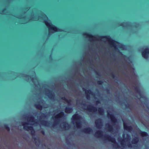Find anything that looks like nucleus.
Here are the masks:
<instances>
[{
    "label": "nucleus",
    "instance_id": "f257e3e1",
    "mask_svg": "<svg viewBox=\"0 0 149 149\" xmlns=\"http://www.w3.org/2000/svg\"><path fill=\"white\" fill-rule=\"evenodd\" d=\"M82 35L84 36H86L88 38L92 40H99L103 38H105L109 42V44L111 47H114L115 49H117L118 50V52L119 53V54L121 55L124 56L125 57L127 58L128 59H129V57H127V56L124 55L122 52L120 51L118 49L116 48V47L115 42L116 43H118V42L115 40L113 39L109 35H107L105 36H98L97 35V37H95L94 36H93L91 34L88 33L86 32H84L82 33Z\"/></svg>",
    "mask_w": 149,
    "mask_h": 149
},
{
    "label": "nucleus",
    "instance_id": "f03ea898",
    "mask_svg": "<svg viewBox=\"0 0 149 149\" xmlns=\"http://www.w3.org/2000/svg\"><path fill=\"white\" fill-rule=\"evenodd\" d=\"M28 125V123H22V125L23 126L24 129L27 131L30 130L31 134L32 136V139L34 141H36V138L33 136L35 135L36 131L32 126L26 125Z\"/></svg>",
    "mask_w": 149,
    "mask_h": 149
},
{
    "label": "nucleus",
    "instance_id": "7ed1b4c3",
    "mask_svg": "<svg viewBox=\"0 0 149 149\" xmlns=\"http://www.w3.org/2000/svg\"><path fill=\"white\" fill-rule=\"evenodd\" d=\"M81 116L78 113H75L73 115L72 117V120L74 122L76 127L77 128H80L81 127V124L80 121Z\"/></svg>",
    "mask_w": 149,
    "mask_h": 149
},
{
    "label": "nucleus",
    "instance_id": "20e7f679",
    "mask_svg": "<svg viewBox=\"0 0 149 149\" xmlns=\"http://www.w3.org/2000/svg\"><path fill=\"white\" fill-rule=\"evenodd\" d=\"M44 23L49 30H52L53 32L52 33L58 31H62V30L58 28L54 25H53L49 23L47 20H45Z\"/></svg>",
    "mask_w": 149,
    "mask_h": 149
},
{
    "label": "nucleus",
    "instance_id": "39448f33",
    "mask_svg": "<svg viewBox=\"0 0 149 149\" xmlns=\"http://www.w3.org/2000/svg\"><path fill=\"white\" fill-rule=\"evenodd\" d=\"M106 140L111 141L113 143V146L116 148H119L120 147L118 143L116 142L115 139L113 137H112L110 135H107L104 136Z\"/></svg>",
    "mask_w": 149,
    "mask_h": 149
},
{
    "label": "nucleus",
    "instance_id": "423d86ee",
    "mask_svg": "<svg viewBox=\"0 0 149 149\" xmlns=\"http://www.w3.org/2000/svg\"><path fill=\"white\" fill-rule=\"evenodd\" d=\"M64 116V113L63 111H61L59 113L57 114L54 117L56 120L55 121L54 124L52 125V127H54L55 125H56L59 122L60 119Z\"/></svg>",
    "mask_w": 149,
    "mask_h": 149
},
{
    "label": "nucleus",
    "instance_id": "0eeeda50",
    "mask_svg": "<svg viewBox=\"0 0 149 149\" xmlns=\"http://www.w3.org/2000/svg\"><path fill=\"white\" fill-rule=\"evenodd\" d=\"M141 53L143 57L145 59L148 58L149 56V47H147L143 49Z\"/></svg>",
    "mask_w": 149,
    "mask_h": 149
},
{
    "label": "nucleus",
    "instance_id": "6e6552de",
    "mask_svg": "<svg viewBox=\"0 0 149 149\" xmlns=\"http://www.w3.org/2000/svg\"><path fill=\"white\" fill-rule=\"evenodd\" d=\"M86 109L89 112L93 113L96 112L97 110L96 107L90 105H89L87 106Z\"/></svg>",
    "mask_w": 149,
    "mask_h": 149
},
{
    "label": "nucleus",
    "instance_id": "1a4fd4ad",
    "mask_svg": "<svg viewBox=\"0 0 149 149\" xmlns=\"http://www.w3.org/2000/svg\"><path fill=\"white\" fill-rule=\"evenodd\" d=\"M83 90L85 92L86 97L87 99H88L90 98V95H93V92L90 89L86 90L84 88H83Z\"/></svg>",
    "mask_w": 149,
    "mask_h": 149
},
{
    "label": "nucleus",
    "instance_id": "9d476101",
    "mask_svg": "<svg viewBox=\"0 0 149 149\" xmlns=\"http://www.w3.org/2000/svg\"><path fill=\"white\" fill-rule=\"evenodd\" d=\"M95 124L97 128L98 129H100L102 126V121L101 119L99 118L97 120H95Z\"/></svg>",
    "mask_w": 149,
    "mask_h": 149
},
{
    "label": "nucleus",
    "instance_id": "9b49d317",
    "mask_svg": "<svg viewBox=\"0 0 149 149\" xmlns=\"http://www.w3.org/2000/svg\"><path fill=\"white\" fill-rule=\"evenodd\" d=\"M93 131L92 129L89 127L85 128L81 130V132L86 134H90Z\"/></svg>",
    "mask_w": 149,
    "mask_h": 149
},
{
    "label": "nucleus",
    "instance_id": "f8f14e48",
    "mask_svg": "<svg viewBox=\"0 0 149 149\" xmlns=\"http://www.w3.org/2000/svg\"><path fill=\"white\" fill-rule=\"evenodd\" d=\"M123 128L125 130H127L128 131H131L132 130V127L131 126H128L126 123H123Z\"/></svg>",
    "mask_w": 149,
    "mask_h": 149
},
{
    "label": "nucleus",
    "instance_id": "ddd939ff",
    "mask_svg": "<svg viewBox=\"0 0 149 149\" xmlns=\"http://www.w3.org/2000/svg\"><path fill=\"white\" fill-rule=\"evenodd\" d=\"M73 111V109L72 107H66L65 109V112L67 113H71Z\"/></svg>",
    "mask_w": 149,
    "mask_h": 149
},
{
    "label": "nucleus",
    "instance_id": "4468645a",
    "mask_svg": "<svg viewBox=\"0 0 149 149\" xmlns=\"http://www.w3.org/2000/svg\"><path fill=\"white\" fill-rule=\"evenodd\" d=\"M49 91V93H47V95L48 97L50 99L52 100L54 99L55 97L54 94V93H52V91H51L48 90Z\"/></svg>",
    "mask_w": 149,
    "mask_h": 149
},
{
    "label": "nucleus",
    "instance_id": "2eb2a0df",
    "mask_svg": "<svg viewBox=\"0 0 149 149\" xmlns=\"http://www.w3.org/2000/svg\"><path fill=\"white\" fill-rule=\"evenodd\" d=\"M63 128L65 130H66L70 127V125L66 122H64L63 123Z\"/></svg>",
    "mask_w": 149,
    "mask_h": 149
},
{
    "label": "nucleus",
    "instance_id": "dca6fc26",
    "mask_svg": "<svg viewBox=\"0 0 149 149\" xmlns=\"http://www.w3.org/2000/svg\"><path fill=\"white\" fill-rule=\"evenodd\" d=\"M139 141V138L137 137H135L132 139V142L133 144H136L138 143Z\"/></svg>",
    "mask_w": 149,
    "mask_h": 149
},
{
    "label": "nucleus",
    "instance_id": "f3484780",
    "mask_svg": "<svg viewBox=\"0 0 149 149\" xmlns=\"http://www.w3.org/2000/svg\"><path fill=\"white\" fill-rule=\"evenodd\" d=\"M103 132L102 130H98L97 131L95 134V135L97 137H101L102 135V133Z\"/></svg>",
    "mask_w": 149,
    "mask_h": 149
},
{
    "label": "nucleus",
    "instance_id": "a211bd4d",
    "mask_svg": "<svg viewBox=\"0 0 149 149\" xmlns=\"http://www.w3.org/2000/svg\"><path fill=\"white\" fill-rule=\"evenodd\" d=\"M41 123L43 125L46 126H49V122L44 120L41 121Z\"/></svg>",
    "mask_w": 149,
    "mask_h": 149
},
{
    "label": "nucleus",
    "instance_id": "6ab92c4d",
    "mask_svg": "<svg viewBox=\"0 0 149 149\" xmlns=\"http://www.w3.org/2000/svg\"><path fill=\"white\" fill-rule=\"evenodd\" d=\"M139 133L140 135L142 137L147 136L148 135V133L147 132L145 131H140Z\"/></svg>",
    "mask_w": 149,
    "mask_h": 149
},
{
    "label": "nucleus",
    "instance_id": "aec40b11",
    "mask_svg": "<svg viewBox=\"0 0 149 149\" xmlns=\"http://www.w3.org/2000/svg\"><path fill=\"white\" fill-rule=\"evenodd\" d=\"M26 118H27V120L28 122H32V123H34L35 122L33 121L34 119V117L32 116H30L29 118L28 117H26Z\"/></svg>",
    "mask_w": 149,
    "mask_h": 149
},
{
    "label": "nucleus",
    "instance_id": "412c9836",
    "mask_svg": "<svg viewBox=\"0 0 149 149\" xmlns=\"http://www.w3.org/2000/svg\"><path fill=\"white\" fill-rule=\"evenodd\" d=\"M98 111L100 115H103L104 113V110L102 108H98Z\"/></svg>",
    "mask_w": 149,
    "mask_h": 149
},
{
    "label": "nucleus",
    "instance_id": "4be33fe9",
    "mask_svg": "<svg viewBox=\"0 0 149 149\" xmlns=\"http://www.w3.org/2000/svg\"><path fill=\"white\" fill-rule=\"evenodd\" d=\"M135 91H136V93L139 95L140 98H143L144 97V96L141 93L140 88Z\"/></svg>",
    "mask_w": 149,
    "mask_h": 149
},
{
    "label": "nucleus",
    "instance_id": "5701e85b",
    "mask_svg": "<svg viewBox=\"0 0 149 149\" xmlns=\"http://www.w3.org/2000/svg\"><path fill=\"white\" fill-rule=\"evenodd\" d=\"M112 122V123L113 125H114L117 122V119L114 116L113 117L110 119Z\"/></svg>",
    "mask_w": 149,
    "mask_h": 149
},
{
    "label": "nucleus",
    "instance_id": "b1692460",
    "mask_svg": "<svg viewBox=\"0 0 149 149\" xmlns=\"http://www.w3.org/2000/svg\"><path fill=\"white\" fill-rule=\"evenodd\" d=\"M106 126H107V129L109 131L111 132L113 131V128L112 125H111L109 124H107L106 125Z\"/></svg>",
    "mask_w": 149,
    "mask_h": 149
},
{
    "label": "nucleus",
    "instance_id": "393cba45",
    "mask_svg": "<svg viewBox=\"0 0 149 149\" xmlns=\"http://www.w3.org/2000/svg\"><path fill=\"white\" fill-rule=\"evenodd\" d=\"M61 99L67 102L68 104L70 105L71 102H72V100H68L65 97H63L61 98Z\"/></svg>",
    "mask_w": 149,
    "mask_h": 149
},
{
    "label": "nucleus",
    "instance_id": "a878e982",
    "mask_svg": "<svg viewBox=\"0 0 149 149\" xmlns=\"http://www.w3.org/2000/svg\"><path fill=\"white\" fill-rule=\"evenodd\" d=\"M34 106L37 109L40 110H41L43 108L42 106L40 104H36Z\"/></svg>",
    "mask_w": 149,
    "mask_h": 149
},
{
    "label": "nucleus",
    "instance_id": "bb28decb",
    "mask_svg": "<svg viewBox=\"0 0 149 149\" xmlns=\"http://www.w3.org/2000/svg\"><path fill=\"white\" fill-rule=\"evenodd\" d=\"M3 128L7 130L8 131H9L10 128L8 126V125L6 124H5L3 125Z\"/></svg>",
    "mask_w": 149,
    "mask_h": 149
},
{
    "label": "nucleus",
    "instance_id": "cd10ccee",
    "mask_svg": "<svg viewBox=\"0 0 149 149\" xmlns=\"http://www.w3.org/2000/svg\"><path fill=\"white\" fill-rule=\"evenodd\" d=\"M114 115L112 114L108 113L107 114V116L108 118H111Z\"/></svg>",
    "mask_w": 149,
    "mask_h": 149
},
{
    "label": "nucleus",
    "instance_id": "c85d7f7f",
    "mask_svg": "<svg viewBox=\"0 0 149 149\" xmlns=\"http://www.w3.org/2000/svg\"><path fill=\"white\" fill-rule=\"evenodd\" d=\"M97 83L98 85H102L103 83V81L101 80H98L97 81Z\"/></svg>",
    "mask_w": 149,
    "mask_h": 149
},
{
    "label": "nucleus",
    "instance_id": "c756f323",
    "mask_svg": "<svg viewBox=\"0 0 149 149\" xmlns=\"http://www.w3.org/2000/svg\"><path fill=\"white\" fill-rule=\"evenodd\" d=\"M124 22H123L121 23L119 25V26L122 27L123 28H125V25H124Z\"/></svg>",
    "mask_w": 149,
    "mask_h": 149
},
{
    "label": "nucleus",
    "instance_id": "7c9ffc66",
    "mask_svg": "<svg viewBox=\"0 0 149 149\" xmlns=\"http://www.w3.org/2000/svg\"><path fill=\"white\" fill-rule=\"evenodd\" d=\"M133 87L135 91H136L137 90L140 88L139 86H134Z\"/></svg>",
    "mask_w": 149,
    "mask_h": 149
},
{
    "label": "nucleus",
    "instance_id": "2f4dec72",
    "mask_svg": "<svg viewBox=\"0 0 149 149\" xmlns=\"http://www.w3.org/2000/svg\"><path fill=\"white\" fill-rule=\"evenodd\" d=\"M25 76L26 77H31V81H32L34 80V78L33 77H31V76H30L29 75H27V74H25Z\"/></svg>",
    "mask_w": 149,
    "mask_h": 149
},
{
    "label": "nucleus",
    "instance_id": "473e14b6",
    "mask_svg": "<svg viewBox=\"0 0 149 149\" xmlns=\"http://www.w3.org/2000/svg\"><path fill=\"white\" fill-rule=\"evenodd\" d=\"M121 140L120 141L121 144L122 145L123 144V143L124 142V139H122L121 138Z\"/></svg>",
    "mask_w": 149,
    "mask_h": 149
},
{
    "label": "nucleus",
    "instance_id": "72a5a7b5",
    "mask_svg": "<svg viewBox=\"0 0 149 149\" xmlns=\"http://www.w3.org/2000/svg\"><path fill=\"white\" fill-rule=\"evenodd\" d=\"M110 76L113 79H114L116 77L115 75L113 73L111 74Z\"/></svg>",
    "mask_w": 149,
    "mask_h": 149
},
{
    "label": "nucleus",
    "instance_id": "f704fd0d",
    "mask_svg": "<svg viewBox=\"0 0 149 149\" xmlns=\"http://www.w3.org/2000/svg\"><path fill=\"white\" fill-rule=\"evenodd\" d=\"M125 106L127 108L130 109L131 106L130 105L127 104H126Z\"/></svg>",
    "mask_w": 149,
    "mask_h": 149
},
{
    "label": "nucleus",
    "instance_id": "c9c22d12",
    "mask_svg": "<svg viewBox=\"0 0 149 149\" xmlns=\"http://www.w3.org/2000/svg\"><path fill=\"white\" fill-rule=\"evenodd\" d=\"M41 132L43 135H45V132L44 130H42L41 131Z\"/></svg>",
    "mask_w": 149,
    "mask_h": 149
},
{
    "label": "nucleus",
    "instance_id": "e433bc0d",
    "mask_svg": "<svg viewBox=\"0 0 149 149\" xmlns=\"http://www.w3.org/2000/svg\"><path fill=\"white\" fill-rule=\"evenodd\" d=\"M7 10V9L6 8H3L2 10V12H4L6 11Z\"/></svg>",
    "mask_w": 149,
    "mask_h": 149
},
{
    "label": "nucleus",
    "instance_id": "4c0bfd02",
    "mask_svg": "<svg viewBox=\"0 0 149 149\" xmlns=\"http://www.w3.org/2000/svg\"><path fill=\"white\" fill-rule=\"evenodd\" d=\"M96 102L97 104H99L100 103V102L99 100H97L96 101Z\"/></svg>",
    "mask_w": 149,
    "mask_h": 149
},
{
    "label": "nucleus",
    "instance_id": "58836bf2",
    "mask_svg": "<svg viewBox=\"0 0 149 149\" xmlns=\"http://www.w3.org/2000/svg\"><path fill=\"white\" fill-rule=\"evenodd\" d=\"M95 73H96V74L98 76H100V74L99 73L97 72V71H95Z\"/></svg>",
    "mask_w": 149,
    "mask_h": 149
},
{
    "label": "nucleus",
    "instance_id": "ea45409f",
    "mask_svg": "<svg viewBox=\"0 0 149 149\" xmlns=\"http://www.w3.org/2000/svg\"><path fill=\"white\" fill-rule=\"evenodd\" d=\"M127 146L129 147H131L132 145L130 143H128L127 144Z\"/></svg>",
    "mask_w": 149,
    "mask_h": 149
},
{
    "label": "nucleus",
    "instance_id": "a19ab883",
    "mask_svg": "<svg viewBox=\"0 0 149 149\" xmlns=\"http://www.w3.org/2000/svg\"><path fill=\"white\" fill-rule=\"evenodd\" d=\"M29 8H30L29 7H26L25 8V9L26 10H29Z\"/></svg>",
    "mask_w": 149,
    "mask_h": 149
},
{
    "label": "nucleus",
    "instance_id": "79ce46f5",
    "mask_svg": "<svg viewBox=\"0 0 149 149\" xmlns=\"http://www.w3.org/2000/svg\"><path fill=\"white\" fill-rule=\"evenodd\" d=\"M106 91L107 92H109V90L108 89H106Z\"/></svg>",
    "mask_w": 149,
    "mask_h": 149
},
{
    "label": "nucleus",
    "instance_id": "37998d69",
    "mask_svg": "<svg viewBox=\"0 0 149 149\" xmlns=\"http://www.w3.org/2000/svg\"><path fill=\"white\" fill-rule=\"evenodd\" d=\"M43 116L44 117H45V114L44 113H42Z\"/></svg>",
    "mask_w": 149,
    "mask_h": 149
},
{
    "label": "nucleus",
    "instance_id": "c03bdc74",
    "mask_svg": "<svg viewBox=\"0 0 149 149\" xmlns=\"http://www.w3.org/2000/svg\"><path fill=\"white\" fill-rule=\"evenodd\" d=\"M82 104H83L84 106H85L86 105V104L85 103Z\"/></svg>",
    "mask_w": 149,
    "mask_h": 149
},
{
    "label": "nucleus",
    "instance_id": "a18cd8bd",
    "mask_svg": "<svg viewBox=\"0 0 149 149\" xmlns=\"http://www.w3.org/2000/svg\"><path fill=\"white\" fill-rule=\"evenodd\" d=\"M127 136H129V135H128V134H127Z\"/></svg>",
    "mask_w": 149,
    "mask_h": 149
},
{
    "label": "nucleus",
    "instance_id": "49530a36",
    "mask_svg": "<svg viewBox=\"0 0 149 149\" xmlns=\"http://www.w3.org/2000/svg\"><path fill=\"white\" fill-rule=\"evenodd\" d=\"M123 136H124V134H123Z\"/></svg>",
    "mask_w": 149,
    "mask_h": 149
},
{
    "label": "nucleus",
    "instance_id": "de8ad7c7",
    "mask_svg": "<svg viewBox=\"0 0 149 149\" xmlns=\"http://www.w3.org/2000/svg\"><path fill=\"white\" fill-rule=\"evenodd\" d=\"M116 80L117 81H118V80L117 79H116Z\"/></svg>",
    "mask_w": 149,
    "mask_h": 149
}]
</instances>
